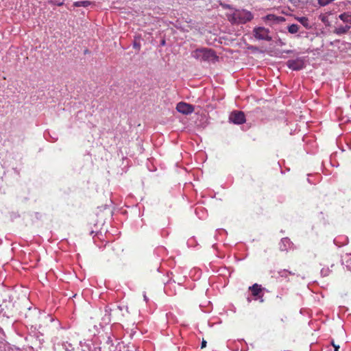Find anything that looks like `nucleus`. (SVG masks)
<instances>
[{"instance_id":"f257e3e1","label":"nucleus","mask_w":351,"mask_h":351,"mask_svg":"<svg viewBox=\"0 0 351 351\" xmlns=\"http://www.w3.org/2000/svg\"><path fill=\"white\" fill-rule=\"evenodd\" d=\"M191 55L194 58L200 61L215 62L218 60V56L215 51L206 47L195 49L192 52Z\"/></svg>"},{"instance_id":"f03ea898","label":"nucleus","mask_w":351,"mask_h":351,"mask_svg":"<svg viewBox=\"0 0 351 351\" xmlns=\"http://www.w3.org/2000/svg\"><path fill=\"white\" fill-rule=\"evenodd\" d=\"M228 20L232 23L244 24L253 19L254 16L251 12L245 10H236L232 14L228 15Z\"/></svg>"},{"instance_id":"7ed1b4c3","label":"nucleus","mask_w":351,"mask_h":351,"mask_svg":"<svg viewBox=\"0 0 351 351\" xmlns=\"http://www.w3.org/2000/svg\"><path fill=\"white\" fill-rule=\"evenodd\" d=\"M269 34V29L264 27H255L253 29L254 36L257 40L271 41L272 38Z\"/></svg>"},{"instance_id":"20e7f679","label":"nucleus","mask_w":351,"mask_h":351,"mask_svg":"<svg viewBox=\"0 0 351 351\" xmlns=\"http://www.w3.org/2000/svg\"><path fill=\"white\" fill-rule=\"evenodd\" d=\"M176 110L183 114H189L194 111V106L191 104L182 101L177 104Z\"/></svg>"},{"instance_id":"39448f33","label":"nucleus","mask_w":351,"mask_h":351,"mask_svg":"<svg viewBox=\"0 0 351 351\" xmlns=\"http://www.w3.org/2000/svg\"><path fill=\"white\" fill-rule=\"evenodd\" d=\"M230 120L235 124H242L245 121V114L241 111H235L230 114Z\"/></svg>"},{"instance_id":"423d86ee","label":"nucleus","mask_w":351,"mask_h":351,"mask_svg":"<svg viewBox=\"0 0 351 351\" xmlns=\"http://www.w3.org/2000/svg\"><path fill=\"white\" fill-rule=\"evenodd\" d=\"M287 66L293 70H300L304 67V62L301 59L289 60Z\"/></svg>"},{"instance_id":"0eeeda50","label":"nucleus","mask_w":351,"mask_h":351,"mask_svg":"<svg viewBox=\"0 0 351 351\" xmlns=\"http://www.w3.org/2000/svg\"><path fill=\"white\" fill-rule=\"evenodd\" d=\"M249 289L252 291V294L254 296L262 298L263 295H261L262 293L263 289L261 285H258L257 283L254 284L252 286L249 287Z\"/></svg>"},{"instance_id":"6e6552de","label":"nucleus","mask_w":351,"mask_h":351,"mask_svg":"<svg viewBox=\"0 0 351 351\" xmlns=\"http://www.w3.org/2000/svg\"><path fill=\"white\" fill-rule=\"evenodd\" d=\"M350 29V25L339 26V27L335 28V30L333 31V32H334V34H335L337 35H341V34H346L347 32H348Z\"/></svg>"},{"instance_id":"1a4fd4ad","label":"nucleus","mask_w":351,"mask_h":351,"mask_svg":"<svg viewBox=\"0 0 351 351\" xmlns=\"http://www.w3.org/2000/svg\"><path fill=\"white\" fill-rule=\"evenodd\" d=\"M291 242L289 238H283L280 242V250L282 251L287 250V247L289 246Z\"/></svg>"},{"instance_id":"9d476101","label":"nucleus","mask_w":351,"mask_h":351,"mask_svg":"<svg viewBox=\"0 0 351 351\" xmlns=\"http://www.w3.org/2000/svg\"><path fill=\"white\" fill-rule=\"evenodd\" d=\"M339 18L345 23H351V14L349 12H343L339 16Z\"/></svg>"},{"instance_id":"9b49d317","label":"nucleus","mask_w":351,"mask_h":351,"mask_svg":"<svg viewBox=\"0 0 351 351\" xmlns=\"http://www.w3.org/2000/svg\"><path fill=\"white\" fill-rule=\"evenodd\" d=\"M297 20L304 27H306V29H310L311 28V25L309 24V21H308V19L305 17V16H302V17H299L297 19Z\"/></svg>"},{"instance_id":"f8f14e48","label":"nucleus","mask_w":351,"mask_h":351,"mask_svg":"<svg viewBox=\"0 0 351 351\" xmlns=\"http://www.w3.org/2000/svg\"><path fill=\"white\" fill-rule=\"evenodd\" d=\"M264 19L267 21H282L284 20V18L276 16L274 14H267L264 17Z\"/></svg>"},{"instance_id":"ddd939ff","label":"nucleus","mask_w":351,"mask_h":351,"mask_svg":"<svg viewBox=\"0 0 351 351\" xmlns=\"http://www.w3.org/2000/svg\"><path fill=\"white\" fill-rule=\"evenodd\" d=\"M278 274L282 278H287L289 275H294V273L286 269H283L280 271Z\"/></svg>"},{"instance_id":"4468645a","label":"nucleus","mask_w":351,"mask_h":351,"mask_svg":"<svg viewBox=\"0 0 351 351\" xmlns=\"http://www.w3.org/2000/svg\"><path fill=\"white\" fill-rule=\"evenodd\" d=\"M299 30V26L296 24H292L288 27V31L291 34H295Z\"/></svg>"},{"instance_id":"2eb2a0df","label":"nucleus","mask_w":351,"mask_h":351,"mask_svg":"<svg viewBox=\"0 0 351 351\" xmlns=\"http://www.w3.org/2000/svg\"><path fill=\"white\" fill-rule=\"evenodd\" d=\"M90 4V2L88 1H76L74 3V6L75 7H87Z\"/></svg>"},{"instance_id":"dca6fc26","label":"nucleus","mask_w":351,"mask_h":351,"mask_svg":"<svg viewBox=\"0 0 351 351\" xmlns=\"http://www.w3.org/2000/svg\"><path fill=\"white\" fill-rule=\"evenodd\" d=\"M50 3H52V4L58 5V6H60V5H63V2L62 1H58L51 0Z\"/></svg>"},{"instance_id":"f3484780","label":"nucleus","mask_w":351,"mask_h":351,"mask_svg":"<svg viewBox=\"0 0 351 351\" xmlns=\"http://www.w3.org/2000/svg\"><path fill=\"white\" fill-rule=\"evenodd\" d=\"M206 341L203 339L202 341V343H201V348L203 349V348H206Z\"/></svg>"},{"instance_id":"a211bd4d","label":"nucleus","mask_w":351,"mask_h":351,"mask_svg":"<svg viewBox=\"0 0 351 351\" xmlns=\"http://www.w3.org/2000/svg\"><path fill=\"white\" fill-rule=\"evenodd\" d=\"M278 44H279L280 45H281V46H282V45H285V43H284L281 39H279V40H278Z\"/></svg>"},{"instance_id":"6ab92c4d","label":"nucleus","mask_w":351,"mask_h":351,"mask_svg":"<svg viewBox=\"0 0 351 351\" xmlns=\"http://www.w3.org/2000/svg\"><path fill=\"white\" fill-rule=\"evenodd\" d=\"M334 349H335V351H339V345H334Z\"/></svg>"},{"instance_id":"aec40b11","label":"nucleus","mask_w":351,"mask_h":351,"mask_svg":"<svg viewBox=\"0 0 351 351\" xmlns=\"http://www.w3.org/2000/svg\"><path fill=\"white\" fill-rule=\"evenodd\" d=\"M331 345L334 347V345H336V343H335L334 340H332L331 341Z\"/></svg>"},{"instance_id":"412c9836","label":"nucleus","mask_w":351,"mask_h":351,"mask_svg":"<svg viewBox=\"0 0 351 351\" xmlns=\"http://www.w3.org/2000/svg\"><path fill=\"white\" fill-rule=\"evenodd\" d=\"M161 45H165V40H162V42H161Z\"/></svg>"},{"instance_id":"4be33fe9","label":"nucleus","mask_w":351,"mask_h":351,"mask_svg":"<svg viewBox=\"0 0 351 351\" xmlns=\"http://www.w3.org/2000/svg\"><path fill=\"white\" fill-rule=\"evenodd\" d=\"M322 21L323 22H325V21H326L325 17H323V18H322Z\"/></svg>"}]
</instances>
